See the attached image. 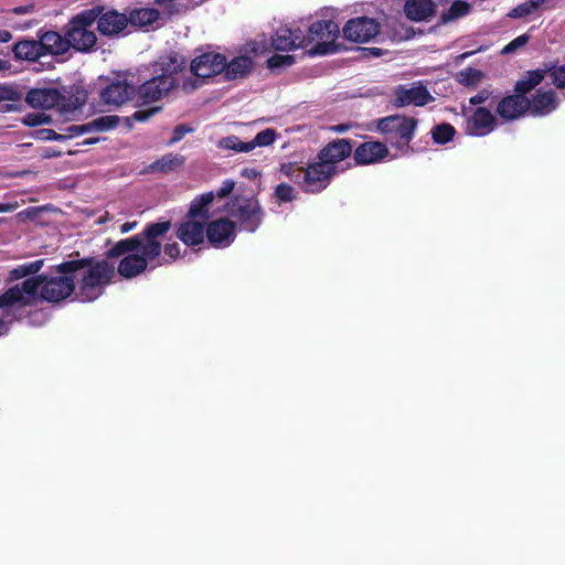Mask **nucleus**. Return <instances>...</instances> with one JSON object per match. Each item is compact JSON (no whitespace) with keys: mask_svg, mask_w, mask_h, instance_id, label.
<instances>
[{"mask_svg":"<svg viewBox=\"0 0 565 565\" xmlns=\"http://www.w3.org/2000/svg\"><path fill=\"white\" fill-rule=\"evenodd\" d=\"M284 196H285V202L294 200L295 199V191H294V189L290 188V186L285 185Z\"/></svg>","mask_w":565,"mask_h":565,"instance_id":"obj_57","label":"nucleus"},{"mask_svg":"<svg viewBox=\"0 0 565 565\" xmlns=\"http://www.w3.org/2000/svg\"><path fill=\"white\" fill-rule=\"evenodd\" d=\"M92 23L90 13H81L73 18L66 32L68 47L73 46L77 51L86 52L95 46L96 35L88 29Z\"/></svg>","mask_w":565,"mask_h":565,"instance_id":"obj_10","label":"nucleus"},{"mask_svg":"<svg viewBox=\"0 0 565 565\" xmlns=\"http://www.w3.org/2000/svg\"><path fill=\"white\" fill-rule=\"evenodd\" d=\"M137 226V222H127L120 226V233L126 234Z\"/></svg>","mask_w":565,"mask_h":565,"instance_id":"obj_56","label":"nucleus"},{"mask_svg":"<svg viewBox=\"0 0 565 565\" xmlns=\"http://www.w3.org/2000/svg\"><path fill=\"white\" fill-rule=\"evenodd\" d=\"M62 274H71L75 284V298L81 302H90L102 296L104 288L115 275L114 265L107 260H71L58 266Z\"/></svg>","mask_w":565,"mask_h":565,"instance_id":"obj_3","label":"nucleus"},{"mask_svg":"<svg viewBox=\"0 0 565 565\" xmlns=\"http://www.w3.org/2000/svg\"><path fill=\"white\" fill-rule=\"evenodd\" d=\"M551 0H526L508 12L511 19H523L539 15Z\"/></svg>","mask_w":565,"mask_h":565,"instance_id":"obj_27","label":"nucleus"},{"mask_svg":"<svg viewBox=\"0 0 565 565\" xmlns=\"http://www.w3.org/2000/svg\"><path fill=\"white\" fill-rule=\"evenodd\" d=\"M254 63L253 60L247 55H239L233 58L230 63L225 62V77L228 79H236L246 76Z\"/></svg>","mask_w":565,"mask_h":565,"instance_id":"obj_26","label":"nucleus"},{"mask_svg":"<svg viewBox=\"0 0 565 565\" xmlns=\"http://www.w3.org/2000/svg\"><path fill=\"white\" fill-rule=\"evenodd\" d=\"M128 25V18L116 11H108L97 20V29L104 35H116Z\"/></svg>","mask_w":565,"mask_h":565,"instance_id":"obj_22","label":"nucleus"},{"mask_svg":"<svg viewBox=\"0 0 565 565\" xmlns=\"http://www.w3.org/2000/svg\"><path fill=\"white\" fill-rule=\"evenodd\" d=\"M348 129H349L348 125H337V126L331 127V130H333L335 132H340V134L345 132Z\"/></svg>","mask_w":565,"mask_h":565,"instance_id":"obj_58","label":"nucleus"},{"mask_svg":"<svg viewBox=\"0 0 565 565\" xmlns=\"http://www.w3.org/2000/svg\"><path fill=\"white\" fill-rule=\"evenodd\" d=\"M289 35L285 34V51L303 47L308 41V34L300 28L288 29Z\"/></svg>","mask_w":565,"mask_h":565,"instance_id":"obj_35","label":"nucleus"},{"mask_svg":"<svg viewBox=\"0 0 565 565\" xmlns=\"http://www.w3.org/2000/svg\"><path fill=\"white\" fill-rule=\"evenodd\" d=\"M490 96H491V90H489L488 88H483L480 92H478V94L470 97L469 103L471 105H481L484 102H487Z\"/></svg>","mask_w":565,"mask_h":565,"instance_id":"obj_47","label":"nucleus"},{"mask_svg":"<svg viewBox=\"0 0 565 565\" xmlns=\"http://www.w3.org/2000/svg\"><path fill=\"white\" fill-rule=\"evenodd\" d=\"M530 40V36L527 34H521L516 36L514 40H512L509 44H507L501 53L504 55L514 53L520 47L524 46Z\"/></svg>","mask_w":565,"mask_h":565,"instance_id":"obj_39","label":"nucleus"},{"mask_svg":"<svg viewBox=\"0 0 565 565\" xmlns=\"http://www.w3.org/2000/svg\"><path fill=\"white\" fill-rule=\"evenodd\" d=\"M184 163V157L178 153H167L159 160L154 161L149 169L157 172H171Z\"/></svg>","mask_w":565,"mask_h":565,"instance_id":"obj_31","label":"nucleus"},{"mask_svg":"<svg viewBox=\"0 0 565 565\" xmlns=\"http://www.w3.org/2000/svg\"><path fill=\"white\" fill-rule=\"evenodd\" d=\"M435 3L431 0H407L404 6L406 17L415 22L429 20L435 13Z\"/></svg>","mask_w":565,"mask_h":565,"instance_id":"obj_23","label":"nucleus"},{"mask_svg":"<svg viewBox=\"0 0 565 565\" xmlns=\"http://www.w3.org/2000/svg\"><path fill=\"white\" fill-rule=\"evenodd\" d=\"M38 287V279L28 278L0 297V337L8 333L10 324L17 319V310L36 300Z\"/></svg>","mask_w":565,"mask_h":565,"instance_id":"obj_4","label":"nucleus"},{"mask_svg":"<svg viewBox=\"0 0 565 565\" xmlns=\"http://www.w3.org/2000/svg\"><path fill=\"white\" fill-rule=\"evenodd\" d=\"M217 147L234 152H250L252 146L248 141H242L237 136L231 135L218 140Z\"/></svg>","mask_w":565,"mask_h":565,"instance_id":"obj_33","label":"nucleus"},{"mask_svg":"<svg viewBox=\"0 0 565 565\" xmlns=\"http://www.w3.org/2000/svg\"><path fill=\"white\" fill-rule=\"evenodd\" d=\"M58 154H60V152H57V151H55V150H53V149L49 148V149H46V150L44 151V154H43V156H44V157H46V158H52V157H57Z\"/></svg>","mask_w":565,"mask_h":565,"instance_id":"obj_61","label":"nucleus"},{"mask_svg":"<svg viewBox=\"0 0 565 565\" xmlns=\"http://www.w3.org/2000/svg\"><path fill=\"white\" fill-rule=\"evenodd\" d=\"M43 56L62 55L68 50L67 38H63L55 31H47L40 36L39 40Z\"/></svg>","mask_w":565,"mask_h":565,"instance_id":"obj_24","label":"nucleus"},{"mask_svg":"<svg viewBox=\"0 0 565 565\" xmlns=\"http://www.w3.org/2000/svg\"><path fill=\"white\" fill-rule=\"evenodd\" d=\"M484 74L477 68L467 67L457 73L456 78L459 84L466 87H475L481 83Z\"/></svg>","mask_w":565,"mask_h":565,"instance_id":"obj_34","label":"nucleus"},{"mask_svg":"<svg viewBox=\"0 0 565 565\" xmlns=\"http://www.w3.org/2000/svg\"><path fill=\"white\" fill-rule=\"evenodd\" d=\"M394 95L395 105L398 107L409 105L425 106L434 100L431 94L420 82L413 83L412 85H398L394 90Z\"/></svg>","mask_w":565,"mask_h":565,"instance_id":"obj_13","label":"nucleus"},{"mask_svg":"<svg viewBox=\"0 0 565 565\" xmlns=\"http://www.w3.org/2000/svg\"><path fill=\"white\" fill-rule=\"evenodd\" d=\"M226 212L235 217L242 230L255 232L263 220L258 201L254 198L237 195L226 204Z\"/></svg>","mask_w":565,"mask_h":565,"instance_id":"obj_8","label":"nucleus"},{"mask_svg":"<svg viewBox=\"0 0 565 565\" xmlns=\"http://www.w3.org/2000/svg\"><path fill=\"white\" fill-rule=\"evenodd\" d=\"M235 228V223L228 218L215 220L206 226L207 241L215 248H225L234 242Z\"/></svg>","mask_w":565,"mask_h":565,"instance_id":"obj_14","label":"nucleus"},{"mask_svg":"<svg viewBox=\"0 0 565 565\" xmlns=\"http://www.w3.org/2000/svg\"><path fill=\"white\" fill-rule=\"evenodd\" d=\"M13 54L17 60L36 61L43 57L41 44L35 40H23L14 44Z\"/></svg>","mask_w":565,"mask_h":565,"instance_id":"obj_25","label":"nucleus"},{"mask_svg":"<svg viewBox=\"0 0 565 565\" xmlns=\"http://www.w3.org/2000/svg\"><path fill=\"white\" fill-rule=\"evenodd\" d=\"M342 31L347 40L365 43L379 33L380 25L374 19L362 17L349 20Z\"/></svg>","mask_w":565,"mask_h":565,"instance_id":"obj_12","label":"nucleus"},{"mask_svg":"<svg viewBox=\"0 0 565 565\" xmlns=\"http://www.w3.org/2000/svg\"><path fill=\"white\" fill-rule=\"evenodd\" d=\"M234 188L235 181L232 179H226L222 182L216 193H214V196L217 195L218 198H225L234 190Z\"/></svg>","mask_w":565,"mask_h":565,"instance_id":"obj_45","label":"nucleus"},{"mask_svg":"<svg viewBox=\"0 0 565 565\" xmlns=\"http://www.w3.org/2000/svg\"><path fill=\"white\" fill-rule=\"evenodd\" d=\"M282 64V56L277 54L268 60L269 67H278Z\"/></svg>","mask_w":565,"mask_h":565,"instance_id":"obj_55","label":"nucleus"},{"mask_svg":"<svg viewBox=\"0 0 565 565\" xmlns=\"http://www.w3.org/2000/svg\"><path fill=\"white\" fill-rule=\"evenodd\" d=\"M284 62H285V67L289 66L294 63V57L290 55H285Z\"/></svg>","mask_w":565,"mask_h":565,"instance_id":"obj_64","label":"nucleus"},{"mask_svg":"<svg viewBox=\"0 0 565 565\" xmlns=\"http://www.w3.org/2000/svg\"><path fill=\"white\" fill-rule=\"evenodd\" d=\"M527 106L529 98H526L525 95L518 93L516 95L504 97L498 104L497 111L502 118L507 120H514L526 113Z\"/></svg>","mask_w":565,"mask_h":565,"instance_id":"obj_18","label":"nucleus"},{"mask_svg":"<svg viewBox=\"0 0 565 565\" xmlns=\"http://www.w3.org/2000/svg\"><path fill=\"white\" fill-rule=\"evenodd\" d=\"M163 253L169 260H174L180 255V246L177 242L167 243L163 247Z\"/></svg>","mask_w":565,"mask_h":565,"instance_id":"obj_46","label":"nucleus"},{"mask_svg":"<svg viewBox=\"0 0 565 565\" xmlns=\"http://www.w3.org/2000/svg\"><path fill=\"white\" fill-rule=\"evenodd\" d=\"M20 97V93L13 86L0 85V102H18Z\"/></svg>","mask_w":565,"mask_h":565,"instance_id":"obj_41","label":"nucleus"},{"mask_svg":"<svg viewBox=\"0 0 565 565\" xmlns=\"http://www.w3.org/2000/svg\"><path fill=\"white\" fill-rule=\"evenodd\" d=\"M18 207L17 203H0V213L12 212Z\"/></svg>","mask_w":565,"mask_h":565,"instance_id":"obj_54","label":"nucleus"},{"mask_svg":"<svg viewBox=\"0 0 565 565\" xmlns=\"http://www.w3.org/2000/svg\"><path fill=\"white\" fill-rule=\"evenodd\" d=\"M214 200V192H207L192 201L188 217L205 222L207 207Z\"/></svg>","mask_w":565,"mask_h":565,"instance_id":"obj_28","label":"nucleus"},{"mask_svg":"<svg viewBox=\"0 0 565 565\" xmlns=\"http://www.w3.org/2000/svg\"><path fill=\"white\" fill-rule=\"evenodd\" d=\"M259 174L260 172L253 167H245L239 171V175L248 180H255L259 177Z\"/></svg>","mask_w":565,"mask_h":565,"instance_id":"obj_50","label":"nucleus"},{"mask_svg":"<svg viewBox=\"0 0 565 565\" xmlns=\"http://www.w3.org/2000/svg\"><path fill=\"white\" fill-rule=\"evenodd\" d=\"M352 145L347 139H338L326 146L319 154V161L332 168L333 173H337V163L344 160L350 156Z\"/></svg>","mask_w":565,"mask_h":565,"instance_id":"obj_16","label":"nucleus"},{"mask_svg":"<svg viewBox=\"0 0 565 565\" xmlns=\"http://www.w3.org/2000/svg\"><path fill=\"white\" fill-rule=\"evenodd\" d=\"M225 68V56L207 52L196 56L186 68V61L173 53L161 57L153 64V76L146 81L138 90L145 103L161 99L175 87L191 92L200 87L204 78L214 76Z\"/></svg>","mask_w":565,"mask_h":565,"instance_id":"obj_1","label":"nucleus"},{"mask_svg":"<svg viewBox=\"0 0 565 565\" xmlns=\"http://www.w3.org/2000/svg\"><path fill=\"white\" fill-rule=\"evenodd\" d=\"M148 116H149V115H148V114H146V113H143V111H137V113L135 114V118H136L137 120H140V121L146 120V119L148 118Z\"/></svg>","mask_w":565,"mask_h":565,"instance_id":"obj_63","label":"nucleus"},{"mask_svg":"<svg viewBox=\"0 0 565 565\" xmlns=\"http://www.w3.org/2000/svg\"><path fill=\"white\" fill-rule=\"evenodd\" d=\"M273 46L276 51L282 50V40L280 38L273 41Z\"/></svg>","mask_w":565,"mask_h":565,"instance_id":"obj_60","label":"nucleus"},{"mask_svg":"<svg viewBox=\"0 0 565 565\" xmlns=\"http://www.w3.org/2000/svg\"><path fill=\"white\" fill-rule=\"evenodd\" d=\"M486 50H487V46H480V47H478L477 50L469 51V52H465V53L460 54V55L457 57V60H458V62L463 61V60H466V58L470 57L471 55H473L475 53L483 52V51H486Z\"/></svg>","mask_w":565,"mask_h":565,"instance_id":"obj_52","label":"nucleus"},{"mask_svg":"<svg viewBox=\"0 0 565 565\" xmlns=\"http://www.w3.org/2000/svg\"><path fill=\"white\" fill-rule=\"evenodd\" d=\"M11 40V33L9 31L0 32V42H8Z\"/></svg>","mask_w":565,"mask_h":565,"instance_id":"obj_59","label":"nucleus"},{"mask_svg":"<svg viewBox=\"0 0 565 565\" xmlns=\"http://www.w3.org/2000/svg\"><path fill=\"white\" fill-rule=\"evenodd\" d=\"M66 139L72 137L82 136L89 132L88 122L84 125H72L66 128Z\"/></svg>","mask_w":565,"mask_h":565,"instance_id":"obj_44","label":"nucleus"},{"mask_svg":"<svg viewBox=\"0 0 565 565\" xmlns=\"http://www.w3.org/2000/svg\"><path fill=\"white\" fill-rule=\"evenodd\" d=\"M471 11V4L466 2V1H461V0H457V1H454L451 3V6L445 10L441 14H440V23L441 24H448V23H451V22H455L466 15H468Z\"/></svg>","mask_w":565,"mask_h":565,"instance_id":"obj_30","label":"nucleus"},{"mask_svg":"<svg viewBox=\"0 0 565 565\" xmlns=\"http://www.w3.org/2000/svg\"><path fill=\"white\" fill-rule=\"evenodd\" d=\"M159 15V11L153 8L135 9L130 12L128 22L136 26L146 28L158 21Z\"/></svg>","mask_w":565,"mask_h":565,"instance_id":"obj_29","label":"nucleus"},{"mask_svg":"<svg viewBox=\"0 0 565 565\" xmlns=\"http://www.w3.org/2000/svg\"><path fill=\"white\" fill-rule=\"evenodd\" d=\"M550 77L553 84L558 88L565 87V64L556 66L550 71Z\"/></svg>","mask_w":565,"mask_h":565,"instance_id":"obj_42","label":"nucleus"},{"mask_svg":"<svg viewBox=\"0 0 565 565\" xmlns=\"http://www.w3.org/2000/svg\"><path fill=\"white\" fill-rule=\"evenodd\" d=\"M275 194L278 200H282V183L276 185Z\"/></svg>","mask_w":565,"mask_h":565,"instance_id":"obj_62","label":"nucleus"},{"mask_svg":"<svg viewBox=\"0 0 565 565\" xmlns=\"http://www.w3.org/2000/svg\"><path fill=\"white\" fill-rule=\"evenodd\" d=\"M39 281L38 291L41 289V298L46 301L57 302L68 297L75 290V284L71 274L65 276L44 279L42 276L34 277ZM39 295L36 296V298Z\"/></svg>","mask_w":565,"mask_h":565,"instance_id":"obj_11","label":"nucleus"},{"mask_svg":"<svg viewBox=\"0 0 565 565\" xmlns=\"http://www.w3.org/2000/svg\"><path fill=\"white\" fill-rule=\"evenodd\" d=\"M544 71H531L522 79L518 81L515 92L520 94H527L535 86H537L544 78Z\"/></svg>","mask_w":565,"mask_h":565,"instance_id":"obj_32","label":"nucleus"},{"mask_svg":"<svg viewBox=\"0 0 565 565\" xmlns=\"http://www.w3.org/2000/svg\"><path fill=\"white\" fill-rule=\"evenodd\" d=\"M174 1L175 0H156V3L160 4V6H166L167 10H168V13H173L174 12Z\"/></svg>","mask_w":565,"mask_h":565,"instance_id":"obj_53","label":"nucleus"},{"mask_svg":"<svg viewBox=\"0 0 565 565\" xmlns=\"http://www.w3.org/2000/svg\"><path fill=\"white\" fill-rule=\"evenodd\" d=\"M135 88L126 82L117 81L108 85L100 93L103 102L107 105L119 106L130 99Z\"/></svg>","mask_w":565,"mask_h":565,"instance_id":"obj_21","label":"nucleus"},{"mask_svg":"<svg viewBox=\"0 0 565 565\" xmlns=\"http://www.w3.org/2000/svg\"><path fill=\"white\" fill-rule=\"evenodd\" d=\"M171 228L169 221L149 224L142 233L118 241L107 253L109 257H121L118 274L134 278L143 273L153 262V266L163 265L166 258H160L161 242Z\"/></svg>","mask_w":565,"mask_h":565,"instance_id":"obj_2","label":"nucleus"},{"mask_svg":"<svg viewBox=\"0 0 565 565\" xmlns=\"http://www.w3.org/2000/svg\"><path fill=\"white\" fill-rule=\"evenodd\" d=\"M558 106V99L555 93L548 90H537L535 95L529 99L527 110L532 116H546L554 111Z\"/></svg>","mask_w":565,"mask_h":565,"instance_id":"obj_19","label":"nucleus"},{"mask_svg":"<svg viewBox=\"0 0 565 565\" xmlns=\"http://www.w3.org/2000/svg\"><path fill=\"white\" fill-rule=\"evenodd\" d=\"M25 102L32 108H56L61 115L68 116L78 110L85 99L81 96L71 95L66 88L41 87L30 89L25 96Z\"/></svg>","mask_w":565,"mask_h":565,"instance_id":"obj_5","label":"nucleus"},{"mask_svg":"<svg viewBox=\"0 0 565 565\" xmlns=\"http://www.w3.org/2000/svg\"><path fill=\"white\" fill-rule=\"evenodd\" d=\"M417 120L403 115H392L376 122L377 130L386 136L387 141L396 148L406 147L414 138Z\"/></svg>","mask_w":565,"mask_h":565,"instance_id":"obj_7","label":"nucleus"},{"mask_svg":"<svg viewBox=\"0 0 565 565\" xmlns=\"http://www.w3.org/2000/svg\"><path fill=\"white\" fill-rule=\"evenodd\" d=\"M340 33L339 25L332 20L317 21L308 28V41L316 42L310 54L326 55L335 51V40Z\"/></svg>","mask_w":565,"mask_h":565,"instance_id":"obj_9","label":"nucleus"},{"mask_svg":"<svg viewBox=\"0 0 565 565\" xmlns=\"http://www.w3.org/2000/svg\"><path fill=\"white\" fill-rule=\"evenodd\" d=\"M388 154L387 147L380 141H367L360 145L354 152V160L359 164L375 163Z\"/></svg>","mask_w":565,"mask_h":565,"instance_id":"obj_20","label":"nucleus"},{"mask_svg":"<svg viewBox=\"0 0 565 565\" xmlns=\"http://www.w3.org/2000/svg\"><path fill=\"white\" fill-rule=\"evenodd\" d=\"M285 174L309 193L324 190L334 175L332 168L320 161L309 164L306 169L290 163L288 169L285 168Z\"/></svg>","mask_w":565,"mask_h":565,"instance_id":"obj_6","label":"nucleus"},{"mask_svg":"<svg viewBox=\"0 0 565 565\" xmlns=\"http://www.w3.org/2000/svg\"><path fill=\"white\" fill-rule=\"evenodd\" d=\"M43 266V260H35L29 264L21 265L17 269L13 270L14 275L18 277H24L30 274L38 273Z\"/></svg>","mask_w":565,"mask_h":565,"instance_id":"obj_40","label":"nucleus"},{"mask_svg":"<svg viewBox=\"0 0 565 565\" xmlns=\"http://www.w3.org/2000/svg\"><path fill=\"white\" fill-rule=\"evenodd\" d=\"M454 134L455 128L449 124L438 125L431 130L434 141L440 145L450 141Z\"/></svg>","mask_w":565,"mask_h":565,"instance_id":"obj_38","label":"nucleus"},{"mask_svg":"<svg viewBox=\"0 0 565 565\" xmlns=\"http://www.w3.org/2000/svg\"><path fill=\"white\" fill-rule=\"evenodd\" d=\"M177 235L188 246L200 245L206 236L205 222L188 217L180 224Z\"/></svg>","mask_w":565,"mask_h":565,"instance_id":"obj_17","label":"nucleus"},{"mask_svg":"<svg viewBox=\"0 0 565 565\" xmlns=\"http://www.w3.org/2000/svg\"><path fill=\"white\" fill-rule=\"evenodd\" d=\"M51 121L50 116L40 113V114H29L24 117L23 122L28 126H40L43 124H49Z\"/></svg>","mask_w":565,"mask_h":565,"instance_id":"obj_43","label":"nucleus"},{"mask_svg":"<svg viewBox=\"0 0 565 565\" xmlns=\"http://www.w3.org/2000/svg\"><path fill=\"white\" fill-rule=\"evenodd\" d=\"M118 117L114 115L102 116L88 122L89 132L108 131L118 125Z\"/></svg>","mask_w":565,"mask_h":565,"instance_id":"obj_36","label":"nucleus"},{"mask_svg":"<svg viewBox=\"0 0 565 565\" xmlns=\"http://www.w3.org/2000/svg\"><path fill=\"white\" fill-rule=\"evenodd\" d=\"M495 127L494 115L484 107L477 108L467 120L466 130L471 136H486Z\"/></svg>","mask_w":565,"mask_h":565,"instance_id":"obj_15","label":"nucleus"},{"mask_svg":"<svg viewBox=\"0 0 565 565\" xmlns=\"http://www.w3.org/2000/svg\"><path fill=\"white\" fill-rule=\"evenodd\" d=\"M190 131H191V128H188L185 126H178L173 130L172 137L169 140L168 145H174V143L179 142Z\"/></svg>","mask_w":565,"mask_h":565,"instance_id":"obj_48","label":"nucleus"},{"mask_svg":"<svg viewBox=\"0 0 565 565\" xmlns=\"http://www.w3.org/2000/svg\"><path fill=\"white\" fill-rule=\"evenodd\" d=\"M278 137V134L271 129V128H268V129H265L260 132H258L255 138L249 142V145L252 146V151L257 148V147H267L269 145H271Z\"/></svg>","mask_w":565,"mask_h":565,"instance_id":"obj_37","label":"nucleus"},{"mask_svg":"<svg viewBox=\"0 0 565 565\" xmlns=\"http://www.w3.org/2000/svg\"><path fill=\"white\" fill-rule=\"evenodd\" d=\"M40 134L42 135L41 138L42 139H46V140L61 141V140H65L66 139L65 135L57 134V132H55L52 129H43V130L40 131Z\"/></svg>","mask_w":565,"mask_h":565,"instance_id":"obj_49","label":"nucleus"},{"mask_svg":"<svg viewBox=\"0 0 565 565\" xmlns=\"http://www.w3.org/2000/svg\"><path fill=\"white\" fill-rule=\"evenodd\" d=\"M33 10H34V6L33 4L20 6V7L13 8L9 13L21 15V14L31 13V12H33Z\"/></svg>","mask_w":565,"mask_h":565,"instance_id":"obj_51","label":"nucleus"}]
</instances>
